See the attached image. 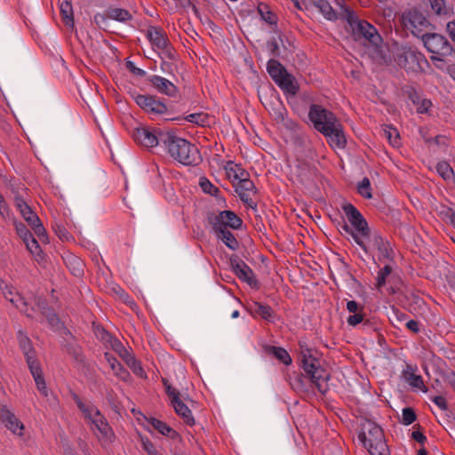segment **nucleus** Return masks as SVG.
Here are the masks:
<instances>
[{
    "label": "nucleus",
    "mask_w": 455,
    "mask_h": 455,
    "mask_svg": "<svg viewBox=\"0 0 455 455\" xmlns=\"http://www.w3.org/2000/svg\"><path fill=\"white\" fill-rule=\"evenodd\" d=\"M299 346L301 367L306 375L298 374L295 376L291 382L292 388L298 392H306L307 386L305 379L307 378L319 392L324 394L327 388L323 387L321 381H327L330 379V374L320 365L318 351L308 347L306 342L299 341Z\"/></svg>",
    "instance_id": "f257e3e1"
},
{
    "label": "nucleus",
    "mask_w": 455,
    "mask_h": 455,
    "mask_svg": "<svg viewBox=\"0 0 455 455\" xmlns=\"http://www.w3.org/2000/svg\"><path fill=\"white\" fill-rule=\"evenodd\" d=\"M161 140L170 156L180 164L187 166H196L202 162V156L197 147L177 136L174 132L163 133Z\"/></svg>",
    "instance_id": "f03ea898"
},
{
    "label": "nucleus",
    "mask_w": 455,
    "mask_h": 455,
    "mask_svg": "<svg viewBox=\"0 0 455 455\" xmlns=\"http://www.w3.org/2000/svg\"><path fill=\"white\" fill-rule=\"evenodd\" d=\"M358 439L371 455H390L384 431L375 422L364 419L361 423Z\"/></svg>",
    "instance_id": "7ed1b4c3"
},
{
    "label": "nucleus",
    "mask_w": 455,
    "mask_h": 455,
    "mask_svg": "<svg viewBox=\"0 0 455 455\" xmlns=\"http://www.w3.org/2000/svg\"><path fill=\"white\" fill-rule=\"evenodd\" d=\"M395 60L397 65L406 72L414 73L423 71L421 64L427 62L424 54L419 52L415 47L409 45H401L397 48Z\"/></svg>",
    "instance_id": "20e7f679"
},
{
    "label": "nucleus",
    "mask_w": 455,
    "mask_h": 455,
    "mask_svg": "<svg viewBox=\"0 0 455 455\" xmlns=\"http://www.w3.org/2000/svg\"><path fill=\"white\" fill-rule=\"evenodd\" d=\"M401 21L406 29L419 38H422L431 27L428 20L416 8L404 11L401 16Z\"/></svg>",
    "instance_id": "39448f33"
},
{
    "label": "nucleus",
    "mask_w": 455,
    "mask_h": 455,
    "mask_svg": "<svg viewBox=\"0 0 455 455\" xmlns=\"http://www.w3.org/2000/svg\"><path fill=\"white\" fill-rule=\"evenodd\" d=\"M308 118L313 123L314 128L322 134L327 132L329 128L339 122L332 112L317 104L310 105Z\"/></svg>",
    "instance_id": "423d86ee"
},
{
    "label": "nucleus",
    "mask_w": 455,
    "mask_h": 455,
    "mask_svg": "<svg viewBox=\"0 0 455 455\" xmlns=\"http://www.w3.org/2000/svg\"><path fill=\"white\" fill-rule=\"evenodd\" d=\"M421 40L427 51L432 52L434 55L449 57L455 53V50L448 39L440 34L427 33Z\"/></svg>",
    "instance_id": "0eeeda50"
},
{
    "label": "nucleus",
    "mask_w": 455,
    "mask_h": 455,
    "mask_svg": "<svg viewBox=\"0 0 455 455\" xmlns=\"http://www.w3.org/2000/svg\"><path fill=\"white\" fill-rule=\"evenodd\" d=\"M206 219L212 228L239 229L243 225L242 219L229 210L220 212L218 214L208 212Z\"/></svg>",
    "instance_id": "6e6552de"
},
{
    "label": "nucleus",
    "mask_w": 455,
    "mask_h": 455,
    "mask_svg": "<svg viewBox=\"0 0 455 455\" xmlns=\"http://www.w3.org/2000/svg\"><path fill=\"white\" fill-rule=\"evenodd\" d=\"M132 97L137 105L150 116H159L167 113L165 103L156 96L150 94L132 93Z\"/></svg>",
    "instance_id": "1a4fd4ad"
},
{
    "label": "nucleus",
    "mask_w": 455,
    "mask_h": 455,
    "mask_svg": "<svg viewBox=\"0 0 455 455\" xmlns=\"http://www.w3.org/2000/svg\"><path fill=\"white\" fill-rule=\"evenodd\" d=\"M342 210L353 229L358 233V235L361 236L362 239L371 238V229L362 213L349 203L344 204Z\"/></svg>",
    "instance_id": "9d476101"
},
{
    "label": "nucleus",
    "mask_w": 455,
    "mask_h": 455,
    "mask_svg": "<svg viewBox=\"0 0 455 455\" xmlns=\"http://www.w3.org/2000/svg\"><path fill=\"white\" fill-rule=\"evenodd\" d=\"M229 262L232 270L240 280L247 283L251 288H259V283L252 269L237 255L231 256Z\"/></svg>",
    "instance_id": "9b49d317"
},
{
    "label": "nucleus",
    "mask_w": 455,
    "mask_h": 455,
    "mask_svg": "<svg viewBox=\"0 0 455 455\" xmlns=\"http://www.w3.org/2000/svg\"><path fill=\"white\" fill-rule=\"evenodd\" d=\"M353 30L356 39L364 38L373 46H378L382 41L375 27L366 20H357Z\"/></svg>",
    "instance_id": "f8f14e48"
},
{
    "label": "nucleus",
    "mask_w": 455,
    "mask_h": 455,
    "mask_svg": "<svg viewBox=\"0 0 455 455\" xmlns=\"http://www.w3.org/2000/svg\"><path fill=\"white\" fill-rule=\"evenodd\" d=\"M163 132H151L146 127L135 128L132 132V138L138 144L145 148H154L162 144Z\"/></svg>",
    "instance_id": "ddd939ff"
},
{
    "label": "nucleus",
    "mask_w": 455,
    "mask_h": 455,
    "mask_svg": "<svg viewBox=\"0 0 455 455\" xmlns=\"http://www.w3.org/2000/svg\"><path fill=\"white\" fill-rule=\"evenodd\" d=\"M239 175L240 176H237L239 178V181L235 186V192L238 194L243 203L251 208H254L256 207V204L250 197V192L256 193V187L253 181L249 179L248 172H241Z\"/></svg>",
    "instance_id": "4468645a"
},
{
    "label": "nucleus",
    "mask_w": 455,
    "mask_h": 455,
    "mask_svg": "<svg viewBox=\"0 0 455 455\" xmlns=\"http://www.w3.org/2000/svg\"><path fill=\"white\" fill-rule=\"evenodd\" d=\"M401 91L403 95L417 107L419 113H426L432 105L429 100L422 99L421 93L411 84L402 86Z\"/></svg>",
    "instance_id": "2eb2a0df"
},
{
    "label": "nucleus",
    "mask_w": 455,
    "mask_h": 455,
    "mask_svg": "<svg viewBox=\"0 0 455 455\" xmlns=\"http://www.w3.org/2000/svg\"><path fill=\"white\" fill-rule=\"evenodd\" d=\"M0 420L13 434L22 435L24 426L22 422L5 405L0 406Z\"/></svg>",
    "instance_id": "dca6fc26"
},
{
    "label": "nucleus",
    "mask_w": 455,
    "mask_h": 455,
    "mask_svg": "<svg viewBox=\"0 0 455 455\" xmlns=\"http://www.w3.org/2000/svg\"><path fill=\"white\" fill-rule=\"evenodd\" d=\"M371 243L373 249L378 250L379 253V259H393V249L388 241L385 240L379 233H371V238H367Z\"/></svg>",
    "instance_id": "f3484780"
},
{
    "label": "nucleus",
    "mask_w": 455,
    "mask_h": 455,
    "mask_svg": "<svg viewBox=\"0 0 455 455\" xmlns=\"http://www.w3.org/2000/svg\"><path fill=\"white\" fill-rule=\"evenodd\" d=\"M323 135L328 138V143L332 148H344L347 145V138L339 121L332 127L329 128L328 132H324Z\"/></svg>",
    "instance_id": "a211bd4d"
},
{
    "label": "nucleus",
    "mask_w": 455,
    "mask_h": 455,
    "mask_svg": "<svg viewBox=\"0 0 455 455\" xmlns=\"http://www.w3.org/2000/svg\"><path fill=\"white\" fill-rule=\"evenodd\" d=\"M148 80L158 92L165 94L169 97H175L177 95V86L168 79L154 75L150 76Z\"/></svg>",
    "instance_id": "6ab92c4d"
},
{
    "label": "nucleus",
    "mask_w": 455,
    "mask_h": 455,
    "mask_svg": "<svg viewBox=\"0 0 455 455\" xmlns=\"http://www.w3.org/2000/svg\"><path fill=\"white\" fill-rule=\"evenodd\" d=\"M14 204L15 207L20 211V214L29 226L35 224V222H38L39 217L27 204L19 192H16L14 195Z\"/></svg>",
    "instance_id": "aec40b11"
},
{
    "label": "nucleus",
    "mask_w": 455,
    "mask_h": 455,
    "mask_svg": "<svg viewBox=\"0 0 455 455\" xmlns=\"http://www.w3.org/2000/svg\"><path fill=\"white\" fill-rule=\"evenodd\" d=\"M147 37L151 44L157 49L165 48L170 42L165 31L160 27H148Z\"/></svg>",
    "instance_id": "412c9836"
},
{
    "label": "nucleus",
    "mask_w": 455,
    "mask_h": 455,
    "mask_svg": "<svg viewBox=\"0 0 455 455\" xmlns=\"http://www.w3.org/2000/svg\"><path fill=\"white\" fill-rule=\"evenodd\" d=\"M17 339L20 347L25 355L27 363L30 364L34 363V362H36L37 359L36 357V351L33 347L30 339L27 336V334L23 331L20 330L17 332Z\"/></svg>",
    "instance_id": "4be33fe9"
},
{
    "label": "nucleus",
    "mask_w": 455,
    "mask_h": 455,
    "mask_svg": "<svg viewBox=\"0 0 455 455\" xmlns=\"http://www.w3.org/2000/svg\"><path fill=\"white\" fill-rule=\"evenodd\" d=\"M35 304L41 312V314L47 319L48 323L51 326H57L60 323V318L48 304V301L42 298H35Z\"/></svg>",
    "instance_id": "5701e85b"
},
{
    "label": "nucleus",
    "mask_w": 455,
    "mask_h": 455,
    "mask_svg": "<svg viewBox=\"0 0 455 455\" xmlns=\"http://www.w3.org/2000/svg\"><path fill=\"white\" fill-rule=\"evenodd\" d=\"M415 371L416 370L411 364H406L405 368L402 371V379L411 387L427 391L422 377L417 375Z\"/></svg>",
    "instance_id": "b1692460"
},
{
    "label": "nucleus",
    "mask_w": 455,
    "mask_h": 455,
    "mask_svg": "<svg viewBox=\"0 0 455 455\" xmlns=\"http://www.w3.org/2000/svg\"><path fill=\"white\" fill-rule=\"evenodd\" d=\"M172 405L175 412L184 420L188 426H194L196 421L192 415L191 410L188 405L180 399V397H174V403Z\"/></svg>",
    "instance_id": "393cba45"
},
{
    "label": "nucleus",
    "mask_w": 455,
    "mask_h": 455,
    "mask_svg": "<svg viewBox=\"0 0 455 455\" xmlns=\"http://www.w3.org/2000/svg\"><path fill=\"white\" fill-rule=\"evenodd\" d=\"M104 357L116 377L124 381L129 380L131 378L129 371L112 354L106 352Z\"/></svg>",
    "instance_id": "a878e982"
},
{
    "label": "nucleus",
    "mask_w": 455,
    "mask_h": 455,
    "mask_svg": "<svg viewBox=\"0 0 455 455\" xmlns=\"http://www.w3.org/2000/svg\"><path fill=\"white\" fill-rule=\"evenodd\" d=\"M248 311L253 316H260L264 320L270 321L273 317L274 311L268 305L262 304L260 302L252 301L247 306Z\"/></svg>",
    "instance_id": "bb28decb"
},
{
    "label": "nucleus",
    "mask_w": 455,
    "mask_h": 455,
    "mask_svg": "<svg viewBox=\"0 0 455 455\" xmlns=\"http://www.w3.org/2000/svg\"><path fill=\"white\" fill-rule=\"evenodd\" d=\"M275 84L287 94L296 95L299 84L295 77L288 72L284 74Z\"/></svg>",
    "instance_id": "cd10ccee"
},
{
    "label": "nucleus",
    "mask_w": 455,
    "mask_h": 455,
    "mask_svg": "<svg viewBox=\"0 0 455 455\" xmlns=\"http://www.w3.org/2000/svg\"><path fill=\"white\" fill-rule=\"evenodd\" d=\"M146 419L163 435H165L172 440L178 439L180 437V434L165 422L152 417L149 419L146 418Z\"/></svg>",
    "instance_id": "c85d7f7f"
},
{
    "label": "nucleus",
    "mask_w": 455,
    "mask_h": 455,
    "mask_svg": "<svg viewBox=\"0 0 455 455\" xmlns=\"http://www.w3.org/2000/svg\"><path fill=\"white\" fill-rule=\"evenodd\" d=\"M217 238L221 240L229 249L235 251L239 247V243L229 229L212 228Z\"/></svg>",
    "instance_id": "c756f323"
},
{
    "label": "nucleus",
    "mask_w": 455,
    "mask_h": 455,
    "mask_svg": "<svg viewBox=\"0 0 455 455\" xmlns=\"http://www.w3.org/2000/svg\"><path fill=\"white\" fill-rule=\"evenodd\" d=\"M267 70L274 82H277L284 74L287 73L286 68L276 60L270 59L267 64Z\"/></svg>",
    "instance_id": "7c9ffc66"
},
{
    "label": "nucleus",
    "mask_w": 455,
    "mask_h": 455,
    "mask_svg": "<svg viewBox=\"0 0 455 455\" xmlns=\"http://www.w3.org/2000/svg\"><path fill=\"white\" fill-rule=\"evenodd\" d=\"M10 302L12 303L16 308H18L21 313H24L27 317L34 318V307H28V301L20 294H16L13 297L9 299Z\"/></svg>",
    "instance_id": "2f4dec72"
},
{
    "label": "nucleus",
    "mask_w": 455,
    "mask_h": 455,
    "mask_svg": "<svg viewBox=\"0 0 455 455\" xmlns=\"http://www.w3.org/2000/svg\"><path fill=\"white\" fill-rule=\"evenodd\" d=\"M108 17H110V20L121 23H126L133 18L132 14L128 10L117 7L108 8Z\"/></svg>",
    "instance_id": "473e14b6"
},
{
    "label": "nucleus",
    "mask_w": 455,
    "mask_h": 455,
    "mask_svg": "<svg viewBox=\"0 0 455 455\" xmlns=\"http://www.w3.org/2000/svg\"><path fill=\"white\" fill-rule=\"evenodd\" d=\"M62 21L67 27L74 28V12L72 4L69 1L65 0L60 6Z\"/></svg>",
    "instance_id": "72a5a7b5"
},
{
    "label": "nucleus",
    "mask_w": 455,
    "mask_h": 455,
    "mask_svg": "<svg viewBox=\"0 0 455 455\" xmlns=\"http://www.w3.org/2000/svg\"><path fill=\"white\" fill-rule=\"evenodd\" d=\"M313 5L319 9L329 20H337V14L327 0H310Z\"/></svg>",
    "instance_id": "f704fd0d"
},
{
    "label": "nucleus",
    "mask_w": 455,
    "mask_h": 455,
    "mask_svg": "<svg viewBox=\"0 0 455 455\" xmlns=\"http://www.w3.org/2000/svg\"><path fill=\"white\" fill-rule=\"evenodd\" d=\"M92 423L104 436H108L111 432V427H109L107 419L98 409H95V413L93 419H92Z\"/></svg>",
    "instance_id": "c9c22d12"
},
{
    "label": "nucleus",
    "mask_w": 455,
    "mask_h": 455,
    "mask_svg": "<svg viewBox=\"0 0 455 455\" xmlns=\"http://www.w3.org/2000/svg\"><path fill=\"white\" fill-rule=\"evenodd\" d=\"M258 12L263 20L270 25H276L277 18L276 15L269 9L268 5L259 4L258 6Z\"/></svg>",
    "instance_id": "e433bc0d"
},
{
    "label": "nucleus",
    "mask_w": 455,
    "mask_h": 455,
    "mask_svg": "<svg viewBox=\"0 0 455 455\" xmlns=\"http://www.w3.org/2000/svg\"><path fill=\"white\" fill-rule=\"evenodd\" d=\"M269 352L283 364L289 365L291 363V357L284 348L272 346L269 347Z\"/></svg>",
    "instance_id": "4c0bfd02"
},
{
    "label": "nucleus",
    "mask_w": 455,
    "mask_h": 455,
    "mask_svg": "<svg viewBox=\"0 0 455 455\" xmlns=\"http://www.w3.org/2000/svg\"><path fill=\"white\" fill-rule=\"evenodd\" d=\"M341 228L350 235L355 242L366 252L368 253L370 251V247L366 245L364 241L361 238V236L358 235V233H356L352 227L348 226L345 220H343L342 225L340 226Z\"/></svg>",
    "instance_id": "58836bf2"
},
{
    "label": "nucleus",
    "mask_w": 455,
    "mask_h": 455,
    "mask_svg": "<svg viewBox=\"0 0 455 455\" xmlns=\"http://www.w3.org/2000/svg\"><path fill=\"white\" fill-rule=\"evenodd\" d=\"M187 122L191 124H195L200 126H207L209 125V115L206 113H194L190 114L183 118Z\"/></svg>",
    "instance_id": "ea45409f"
},
{
    "label": "nucleus",
    "mask_w": 455,
    "mask_h": 455,
    "mask_svg": "<svg viewBox=\"0 0 455 455\" xmlns=\"http://www.w3.org/2000/svg\"><path fill=\"white\" fill-rule=\"evenodd\" d=\"M385 137L388 140L389 143L393 147H399L400 146V134L396 128L386 125L383 129Z\"/></svg>",
    "instance_id": "a19ab883"
},
{
    "label": "nucleus",
    "mask_w": 455,
    "mask_h": 455,
    "mask_svg": "<svg viewBox=\"0 0 455 455\" xmlns=\"http://www.w3.org/2000/svg\"><path fill=\"white\" fill-rule=\"evenodd\" d=\"M199 186L201 187L202 190L213 196H218V194L220 193L219 188L214 186L207 178L202 177L199 180Z\"/></svg>",
    "instance_id": "79ce46f5"
},
{
    "label": "nucleus",
    "mask_w": 455,
    "mask_h": 455,
    "mask_svg": "<svg viewBox=\"0 0 455 455\" xmlns=\"http://www.w3.org/2000/svg\"><path fill=\"white\" fill-rule=\"evenodd\" d=\"M436 171L445 180H451L454 174L452 168L445 161L440 162L436 164Z\"/></svg>",
    "instance_id": "37998d69"
},
{
    "label": "nucleus",
    "mask_w": 455,
    "mask_h": 455,
    "mask_svg": "<svg viewBox=\"0 0 455 455\" xmlns=\"http://www.w3.org/2000/svg\"><path fill=\"white\" fill-rule=\"evenodd\" d=\"M28 369L34 378L36 385L45 382L41 366L39 362H34V363L28 364Z\"/></svg>",
    "instance_id": "c03bdc74"
},
{
    "label": "nucleus",
    "mask_w": 455,
    "mask_h": 455,
    "mask_svg": "<svg viewBox=\"0 0 455 455\" xmlns=\"http://www.w3.org/2000/svg\"><path fill=\"white\" fill-rule=\"evenodd\" d=\"M28 369L34 378L36 385L45 382L41 366L39 362H34V363L28 364Z\"/></svg>",
    "instance_id": "a18cd8bd"
},
{
    "label": "nucleus",
    "mask_w": 455,
    "mask_h": 455,
    "mask_svg": "<svg viewBox=\"0 0 455 455\" xmlns=\"http://www.w3.org/2000/svg\"><path fill=\"white\" fill-rule=\"evenodd\" d=\"M417 419V415L415 413V411L411 407H405L403 409L402 411V419L401 423L409 426L412 424Z\"/></svg>",
    "instance_id": "49530a36"
},
{
    "label": "nucleus",
    "mask_w": 455,
    "mask_h": 455,
    "mask_svg": "<svg viewBox=\"0 0 455 455\" xmlns=\"http://www.w3.org/2000/svg\"><path fill=\"white\" fill-rule=\"evenodd\" d=\"M108 20H110V17H108V9L105 13H96L93 17V20L96 25L105 31L108 29Z\"/></svg>",
    "instance_id": "de8ad7c7"
},
{
    "label": "nucleus",
    "mask_w": 455,
    "mask_h": 455,
    "mask_svg": "<svg viewBox=\"0 0 455 455\" xmlns=\"http://www.w3.org/2000/svg\"><path fill=\"white\" fill-rule=\"evenodd\" d=\"M392 272V267L389 265H386L383 268H381L377 276L376 286L378 289H380L382 286L386 284V279L388 275H390Z\"/></svg>",
    "instance_id": "09e8293b"
},
{
    "label": "nucleus",
    "mask_w": 455,
    "mask_h": 455,
    "mask_svg": "<svg viewBox=\"0 0 455 455\" xmlns=\"http://www.w3.org/2000/svg\"><path fill=\"white\" fill-rule=\"evenodd\" d=\"M357 191L364 198H371L372 195L371 192V182L368 178H363V180L358 184Z\"/></svg>",
    "instance_id": "8fccbe9b"
},
{
    "label": "nucleus",
    "mask_w": 455,
    "mask_h": 455,
    "mask_svg": "<svg viewBox=\"0 0 455 455\" xmlns=\"http://www.w3.org/2000/svg\"><path fill=\"white\" fill-rule=\"evenodd\" d=\"M110 345H111L112 348L116 352H117L121 357L125 358L126 362L129 363L128 357H130L131 359H132V358L131 357V355H129L128 351L124 347V345L121 343V341L115 338L113 340H111Z\"/></svg>",
    "instance_id": "3c124183"
},
{
    "label": "nucleus",
    "mask_w": 455,
    "mask_h": 455,
    "mask_svg": "<svg viewBox=\"0 0 455 455\" xmlns=\"http://www.w3.org/2000/svg\"><path fill=\"white\" fill-rule=\"evenodd\" d=\"M431 8L437 15H445L449 10L445 6L444 0H429Z\"/></svg>",
    "instance_id": "603ef678"
},
{
    "label": "nucleus",
    "mask_w": 455,
    "mask_h": 455,
    "mask_svg": "<svg viewBox=\"0 0 455 455\" xmlns=\"http://www.w3.org/2000/svg\"><path fill=\"white\" fill-rule=\"evenodd\" d=\"M93 331L95 335L99 339H100L103 342L111 343V340H113L115 338H113L110 333L106 331L102 326L96 325L93 327Z\"/></svg>",
    "instance_id": "864d4df0"
},
{
    "label": "nucleus",
    "mask_w": 455,
    "mask_h": 455,
    "mask_svg": "<svg viewBox=\"0 0 455 455\" xmlns=\"http://www.w3.org/2000/svg\"><path fill=\"white\" fill-rule=\"evenodd\" d=\"M31 228L34 230L35 234L38 236V238L43 242L46 243L48 240V236L46 234V230L43 226L42 221L40 219L38 220V222H35V224H32Z\"/></svg>",
    "instance_id": "5fc2aeb1"
},
{
    "label": "nucleus",
    "mask_w": 455,
    "mask_h": 455,
    "mask_svg": "<svg viewBox=\"0 0 455 455\" xmlns=\"http://www.w3.org/2000/svg\"><path fill=\"white\" fill-rule=\"evenodd\" d=\"M15 228L18 235L23 240L24 243L28 242L33 237L31 232L27 226L21 222L15 224Z\"/></svg>",
    "instance_id": "6e6d98bb"
},
{
    "label": "nucleus",
    "mask_w": 455,
    "mask_h": 455,
    "mask_svg": "<svg viewBox=\"0 0 455 455\" xmlns=\"http://www.w3.org/2000/svg\"><path fill=\"white\" fill-rule=\"evenodd\" d=\"M27 249L35 256H40L42 253V249L36 241V239L33 236L28 242L25 243Z\"/></svg>",
    "instance_id": "4d7b16f0"
},
{
    "label": "nucleus",
    "mask_w": 455,
    "mask_h": 455,
    "mask_svg": "<svg viewBox=\"0 0 455 455\" xmlns=\"http://www.w3.org/2000/svg\"><path fill=\"white\" fill-rule=\"evenodd\" d=\"M430 59L436 68L443 71L445 70L447 72V67L450 66L451 64L447 63L446 57H443L440 55H432Z\"/></svg>",
    "instance_id": "13d9d810"
},
{
    "label": "nucleus",
    "mask_w": 455,
    "mask_h": 455,
    "mask_svg": "<svg viewBox=\"0 0 455 455\" xmlns=\"http://www.w3.org/2000/svg\"><path fill=\"white\" fill-rule=\"evenodd\" d=\"M162 382L164 385L165 387V393L169 396L171 400V403H174V397L178 396L180 397V393L177 391L169 382L166 379H162Z\"/></svg>",
    "instance_id": "bf43d9fd"
},
{
    "label": "nucleus",
    "mask_w": 455,
    "mask_h": 455,
    "mask_svg": "<svg viewBox=\"0 0 455 455\" xmlns=\"http://www.w3.org/2000/svg\"><path fill=\"white\" fill-rule=\"evenodd\" d=\"M233 162H228V166L226 167L227 174L229 178L233 175L234 180H237L239 181V178L237 176H240L239 174L241 172H247L244 169L241 168L239 165L235 164V167H228L229 165H232Z\"/></svg>",
    "instance_id": "052dcab7"
},
{
    "label": "nucleus",
    "mask_w": 455,
    "mask_h": 455,
    "mask_svg": "<svg viewBox=\"0 0 455 455\" xmlns=\"http://www.w3.org/2000/svg\"><path fill=\"white\" fill-rule=\"evenodd\" d=\"M267 47L273 57L280 56L279 44L276 38L272 37L267 42Z\"/></svg>",
    "instance_id": "680f3d73"
},
{
    "label": "nucleus",
    "mask_w": 455,
    "mask_h": 455,
    "mask_svg": "<svg viewBox=\"0 0 455 455\" xmlns=\"http://www.w3.org/2000/svg\"><path fill=\"white\" fill-rule=\"evenodd\" d=\"M68 353L75 358V360L80 363H84V355L81 353V349L79 347L77 346H73V345H70L68 347Z\"/></svg>",
    "instance_id": "e2e57ef3"
},
{
    "label": "nucleus",
    "mask_w": 455,
    "mask_h": 455,
    "mask_svg": "<svg viewBox=\"0 0 455 455\" xmlns=\"http://www.w3.org/2000/svg\"><path fill=\"white\" fill-rule=\"evenodd\" d=\"M347 322L351 326H356L357 324L363 322V311H359L356 313H354V315H351L347 317Z\"/></svg>",
    "instance_id": "0e129e2a"
},
{
    "label": "nucleus",
    "mask_w": 455,
    "mask_h": 455,
    "mask_svg": "<svg viewBox=\"0 0 455 455\" xmlns=\"http://www.w3.org/2000/svg\"><path fill=\"white\" fill-rule=\"evenodd\" d=\"M125 67L131 73L137 76L143 77L146 76V72L143 69L137 68L135 64L131 60H126Z\"/></svg>",
    "instance_id": "69168bd1"
},
{
    "label": "nucleus",
    "mask_w": 455,
    "mask_h": 455,
    "mask_svg": "<svg viewBox=\"0 0 455 455\" xmlns=\"http://www.w3.org/2000/svg\"><path fill=\"white\" fill-rule=\"evenodd\" d=\"M141 443L143 449L145 450V451H147L148 455L159 454L156 449L155 448L154 444L148 438L141 437Z\"/></svg>",
    "instance_id": "338daca9"
},
{
    "label": "nucleus",
    "mask_w": 455,
    "mask_h": 455,
    "mask_svg": "<svg viewBox=\"0 0 455 455\" xmlns=\"http://www.w3.org/2000/svg\"><path fill=\"white\" fill-rule=\"evenodd\" d=\"M433 403H435L441 410L447 411L448 410V403L446 402V399L442 395L435 396L432 399Z\"/></svg>",
    "instance_id": "774afa93"
}]
</instances>
